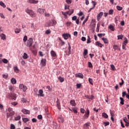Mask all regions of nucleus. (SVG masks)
I'll list each match as a JSON object with an SVG mask.
<instances>
[{
	"mask_svg": "<svg viewBox=\"0 0 129 129\" xmlns=\"http://www.w3.org/2000/svg\"><path fill=\"white\" fill-rule=\"evenodd\" d=\"M26 12L27 13V14H29L32 18H35V17H36V14H35V13H34L32 10L27 9L26 10Z\"/></svg>",
	"mask_w": 129,
	"mask_h": 129,
	"instance_id": "f257e3e1",
	"label": "nucleus"
},
{
	"mask_svg": "<svg viewBox=\"0 0 129 129\" xmlns=\"http://www.w3.org/2000/svg\"><path fill=\"white\" fill-rule=\"evenodd\" d=\"M32 45H33V38H30L27 40L26 46L27 47H31Z\"/></svg>",
	"mask_w": 129,
	"mask_h": 129,
	"instance_id": "f03ea898",
	"label": "nucleus"
},
{
	"mask_svg": "<svg viewBox=\"0 0 129 129\" xmlns=\"http://www.w3.org/2000/svg\"><path fill=\"white\" fill-rule=\"evenodd\" d=\"M19 88L20 89H22L24 92H26V91H27V89H28V88L27 87V86L24 85L23 84H20Z\"/></svg>",
	"mask_w": 129,
	"mask_h": 129,
	"instance_id": "7ed1b4c3",
	"label": "nucleus"
},
{
	"mask_svg": "<svg viewBox=\"0 0 129 129\" xmlns=\"http://www.w3.org/2000/svg\"><path fill=\"white\" fill-rule=\"evenodd\" d=\"M56 24H57V22L54 20H51L49 21L48 26H49V27L55 26Z\"/></svg>",
	"mask_w": 129,
	"mask_h": 129,
	"instance_id": "20e7f679",
	"label": "nucleus"
},
{
	"mask_svg": "<svg viewBox=\"0 0 129 129\" xmlns=\"http://www.w3.org/2000/svg\"><path fill=\"white\" fill-rule=\"evenodd\" d=\"M75 77L77 78H81V79H83L84 77L83 76V74L82 73H78L75 74Z\"/></svg>",
	"mask_w": 129,
	"mask_h": 129,
	"instance_id": "39448f33",
	"label": "nucleus"
},
{
	"mask_svg": "<svg viewBox=\"0 0 129 129\" xmlns=\"http://www.w3.org/2000/svg\"><path fill=\"white\" fill-rule=\"evenodd\" d=\"M62 36L63 37L64 40H67L68 38H71V36L68 33H64L62 34Z\"/></svg>",
	"mask_w": 129,
	"mask_h": 129,
	"instance_id": "423d86ee",
	"label": "nucleus"
},
{
	"mask_svg": "<svg viewBox=\"0 0 129 129\" xmlns=\"http://www.w3.org/2000/svg\"><path fill=\"white\" fill-rule=\"evenodd\" d=\"M37 13H39L40 15H43L45 12H46V10L43 9L39 8L37 11Z\"/></svg>",
	"mask_w": 129,
	"mask_h": 129,
	"instance_id": "0eeeda50",
	"label": "nucleus"
},
{
	"mask_svg": "<svg viewBox=\"0 0 129 129\" xmlns=\"http://www.w3.org/2000/svg\"><path fill=\"white\" fill-rule=\"evenodd\" d=\"M103 16V12H100L97 15V20L98 21H99L100 20V19H101V17Z\"/></svg>",
	"mask_w": 129,
	"mask_h": 129,
	"instance_id": "6e6552de",
	"label": "nucleus"
},
{
	"mask_svg": "<svg viewBox=\"0 0 129 129\" xmlns=\"http://www.w3.org/2000/svg\"><path fill=\"white\" fill-rule=\"evenodd\" d=\"M50 55L52 58H56V57H57V54H56V52L54 51V50H51L50 51Z\"/></svg>",
	"mask_w": 129,
	"mask_h": 129,
	"instance_id": "1a4fd4ad",
	"label": "nucleus"
},
{
	"mask_svg": "<svg viewBox=\"0 0 129 129\" xmlns=\"http://www.w3.org/2000/svg\"><path fill=\"white\" fill-rule=\"evenodd\" d=\"M22 112H23V113H24V114H30V110L26 109H22Z\"/></svg>",
	"mask_w": 129,
	"mask_h": 129,
	"instance_id": "9d476101",
	"label": "nucleus"
},
{
	"mask_svg": "<svg viewBox=\"0 0 129 129\" xmlns=\"http://www.w3.org/2000/svg\"><path fill=\"white\" fill-rule=\"evenodd\" d=\"M69 45V47H68V50L69 51L68 52L66 53V55H67V56H69L71 54V45H70V44H68Z\"/></svg>",
	"mask_w": 129,
	"mask_h": 129,
	"instance_id": "9b49d317",
	"label": "nucleus"
},
{
	"mask_svg": "<svg viewBox=\"0 0 129 129\" xmlns=\"http://www.w3.org/2000/svg\"><path fill=\"white\" fill-rule=\"evenodd\" d=\"M40 64L42 66H46V59L42 58L40 61Z\"/></svg>",
	"mask_w": 129,
	"mask_h": 129,
	"instance_id": "f8f14e48",
	"label": "nucleus"
},
{
	"mask_svg": "<svg viewBox=\"0 0 129 129\" xmlns=\"http://www.w3.org/2000/svg\"><path fill=\"white\" fill-rule=\"evenodd\" d=\"M27 2L29 3V4H38V3H39V1L36 0H28Z\"/></svg>",
	"mask_w": 129,
	"mask_h": 129,
	"instance_id": "ddd939ff",
	"label": "nucleus"
},
{
	"mask_svg": "<svg viewBox=\"0 0 129 129\" xmlns=\"http://www.w3.org/2000/svg\"><path fill=\"white\" fill-rule=\"evenodd\" d=\"M11 97L12 99H14V100H16V99H17V95L15 93H11Z\"/></svg>",
	"mask_w": 129,
	"mask_h": 129,
	"instance_id": "4468645a",
	"label": "nucleus"
},
{
	"mask_svg": "<svg viewBox=\"0 0 129 129\" xmlns=\"http://www.w3.org/2000/svg\"><path fill=\"white\" fill-rule=\"evenodd\" d=\"M70 103L72 106H76V103L75 102V100H71L70 102Z\"/></svg>",
	"mask_w": 129,
	"mask_h": 129,
	"instance_id": "2eb2a0df",
	"label": "nucleus"
},
{
	"mask_svg": "<svg viewBox=\"0 0 129 129\" xmlns=\"http://www.w3.org/2000/svg\"><path fill=\"white\" fill-rule=\"evenodd\" d=\"M56 103L57 108H58L59 109H61V105L60 104V101H59V99H57Z\"/></svg>",
	"mask_w": 129,
	"mask_h": 129,
	"instance_id": "dca6fc26",
	"label": "nucleus"
},
{
	"mask_svg": "<svg viewBox=\"0 0 129 129\" xmlns=\"http://www.w3.org/2000/svg\"><path fill=\"white\" fill-rule=\"evenodd\" d=\"M90 124V123H86L85 124H84L83 128L84 129H89Z\"/></svg>",
	"mask_w": 129,
	"mask_h": 129,
	"instance_id": "f3484780",
	"label": "nucleus"
},
{
	"mask_svg": "<svg viewBox=\"0 0 129 129\" xmlns=\"http://www.w3.org/2000/svg\"><path fill=\"white\" fill-rule=\"evenodd\" d=\"M39 94H38V96H41V97H44V94H43V90H39Z\"/></svg>",
	"mask_w": 129,
	"mask_h": 129,
	"instance_id": "a211bd4d",
	"label": "nucleus"
},
{
	"mask_svg": "<svg viewBox=\"0 0 129 129\" xmlns=\"http://www.w3.org/2000/svg\"><path fill=\"white\" fill-rule=\"evenodd\" d=\"M113 49H114V51H115L116 50H119V51L120 50V48H119V47L116 44H114L113 46Z\"/></svg>",
	"mask_w": 129,
	"mask_h": 129,
	"instance_id": "6ab92c4d",
	"label": "nucleus"
},
{
	"mask_svg": "<svg viewBox=\"0 0 129 129\" xmlns=\"http://www.w3.org/2000/svg\"><path fill=\"white\" fill-rule=\"evenodd\" d=\"M13 115H15V112H10L9 113H8L7 114V117H10V116H13Z\"/></svg>",
	"mask_w": 129,
	"mask_h": 129,
	"instance_id": "aec40b11",
	"label": "nucleus"
},
{
	"mask_svg": "<svg viewBox=\"0 0 129 129\" xmlns=\"http://www.w3.org/2000/svg\"><path fill=\"white\" fill-rule=\"evenodd\" d=\"M87 54H88V50L87 49H85L84 50V52H83V56H84V58H85V59H86V57H85V56H86V55H87Z\"/></svg>",
	"mask_w": 129,
	"mask_h": 129,
	"instance_id": "412c9836",
	"label": "nucleus"
},
{
	"mask_svg": "<svg viewBox=\"0 0 129 129\" xmlns=\"http://www.w3.org/2000/svg\"><path fill=\"white\" fill-rule=\"evenodd\" d=\"M58 121H59V122H64V118L63 117H62V116H59L58 117Z\"/></svg>",
	"mask_w": 129,
	"mask_h": 129,
	"instance_id": "4be33fe9",
	"label": "nucleus"
},
{
	"mask_svg": "<svg viewBox=\"0 0 129 129\" xmlns=\"http://www.w3.org/2000/svg\"><path fill=\"white\" fill-rule=\"evenodd\" d=\"M96 45L98 46V47H100V48H102V46H103V45H102V44L100 43V42H99V41L96 42Z\"/></svg>",
	"mask_w": 129,
	"mask_h": 129,
	"instance_id": "5701e85b",
	"label": "nucleus"
},
{
	"mask_svg": "<svg viewBox=\"0 0 129 129\" xmlns=\"http://www.w3.org/2000/svg\"><path fill=\"white\" fill-rule=\"evenodd\" d=\"M11 83L12 84H16V83H17V80H16V79L14 78H12L11 79Z\"/></svg>",
	"mask_w": 129,
	"mask_h": 129,
	"instance_id": "b1692460",
	"label": "nucleus"
},
{
	"mask_svg": "<svg viewBox=\"0 0 129 129\" xmlns=\"http://www.w3.org/2000/svg\"><path fill=\"white\" fill-rule=\"evenodd\" d=\"M108 28H109V29H110V30L111 31H112V32H114V26H113V25H109Z\"/></svg>",
	"mask_w": 129,
	"mask_h": 129,
	"instance_id": "393cba45",
	"label": "nucleus"
},
{
	"mask_svg": "<svg viewBox=\"0 0 129 129\" xmlns=\"http://www.w3.org/2000/svg\"><path fill=\"white\" fill-rule=\"evenodd\" d=\"M22 57L23 58V59H28V58H29V55H28V54H27V53L25 52Z\"/></svg>",
	"mask_w": 129,
	"mask_h": 129,
	"instance_id": "a878e982",
	"label": "nucleus"
},
{
	"mask_svg": "<svg viewBox=\"0 0 129 129\" xmlns=\"http://www.w3.org/2000/svg\"><path fill=\"white\" fill-rule=\"evenodd\" d=\"M102 41H103L104 44H108V40L107 39L103 37L102 38Z\"/></svg>",
	"mask_w": 129,
	"mask_h": 129,
	"instance_id": "bb28decb",
	"label": "nucleus"
},
{
	"mask_svg": "<svg viewBox=\"0 0 129 129\" xmlns=\"http://www.w3.org/2000/svg\"><path fill=\"white\" fill-rule=\"evenodd\" d=\"M58 79L61 83H62V82H64V78H62L61 76H59L58 77Z\"/></svg>",
	"mask_w": 129,
	"mask_h": 129,
	"instance_id": "cd10ccee",
	"label": "nucleus"
},
{
	"mask_svg": "<svg viewBox=\"0 0 129 129\" xmlns=\"http://www.w3.org/2000/svg\"><path fill=\"white\" fill-rule=\"evenodd\" d=\"M120 104H121L122 105H123V104H124V100H123V98H122V97H120Z\"/></svg>",
	"mask_w": 129,
	"mask_h": 129,
	"instance_id": "c85d7f7f",
	"label": "nucleus"
},
{
	"mask_svg": "<svg viewBox=\"0 0 129 129\" xmlns=\"http://www.w3.org/2000/svg\"><path fill=\"white\" fill-rule=\"evenodd\" d=\"M0 37H1L2 40H6V35L2 33L1 34Z\"/></svg>",
	"mask_w": 129,
	"mask_h": 129,
	"instance_id": "c756f323",
	"label": "nucleus"
},
{
	"mask_svg": "<svg viewBox=\"0 0 129 129\" xmlns=\"http://www.w3.org/2000/svg\"><path fill=\"white\" fill-rule=\"evenodd\" d=\"M14 70L15 72H16V73H19V68H18V67H17V66L15 67L14 68Z\"/></svg>",
	"mask_w": 129,
	"mask_h": 129,
	"instance_id": "7c9ffc66",
	"label": "nucleus"
},
{
	"mask_svg": "<svg viewBox=\"0 0 129 129\" xmlns=\"http://www.w3.org/2000/svg\"><path fill=\"white\" fill-rule=\"evenodd\" d=\"M102 116L104 117V118H108V115H107L106 113H102Z\"/></svg>",
	"mask_w": 129,
	"mask_h": 129,
	"instance_id": "2f4dec72",
	"label": "nucleus"
},
{
	"mask_svg": "<svg viewBox=\"0 0 129 129\" xmlns=\"http://www.w3.org/2000/svg\"><path fill=\"white\" fill-rule=\"evenodd\" d=\"M66 26L67 27H70V26H71L72 25V22H67L66 23Z\"/></svg>",
	"mask_w": 129,
	"mask_h": 129,
	"instance_id": "473e14b6",
	"label": "nucleus"
},
{
	"mask_svg": "<svg viewBox=\"0 0 129 129\" xmlns=\"http://www.w3.org/2000/svg\"><path fill=\"white\" fill-rule=\"evenodd\" d=\"M128 40H127V38H125L124 41L123 42L122 44H125V45H126V44H128Z\"/></svg>",
	"mask_w": 129,
	"mask_h": 129,
	"instance_id": "72a5a7b5",
	"label": "nucleus"
},
{
	"mask_svg": "<svg viewBox=\"0 0 129 129\" xmlns=\"http://www.w3.org/2000/svg\"><path fill=\"white\" fill-rule=\"evenodd\" d=\"M122 38H123V35H122L117 36V40H122Z\"/></svg>",
	"mask_w": 129,
	"mask_h": 129,
	"instance_id": "f704fd0d",
	"label": "nucleus"
},
{
	"mask_svg": "<svg viewBox=\"0 0 129 129\" xmlns=\"http://www.w3.org/2000/svg\"><path fill=\"white\" fill-rule=\"evenodd\" d=\"M123 121H124L127 124H129V121L127 120V118L126 117H124L123 118Z\"/></svg>",
	"mask_w": 129,
	"mask_h": 129,
	"instance_id": "c9c22d12",
	"label": "nucleus"
},
{
	"mask_svg": "<svg viewBox=\"0 0 129 129\" xmlns=\"http://www.w3.org/2000/svg\"><path fill=\"white\" fill-rule=\"evenodd\" d=\"M89 82L91 85H93V80L91 78H89Z\"/></svg>",
	"mask_w": 129,
	"mask_h": 129,
	"instance_id": "e433bc0d",
	"label": "nucleus"
},
{
	"mask_svg": "<svg viewBox=\"0 0 129 129\" xmlns=\"http://www.w3.org/2000/svg\"><path fill=\"white\" fill-rule=\"evenodd\" d=\"M98 37L101 38L102 37H104L105 36V33H100L98 34Z\"/></svg>",
	"mask_w": 129,
	"mask_h": 129,
	"instance_id": "4c0bfd02",
	"label": "nucleus"
},
{
	"mask_svg": "<svg viewBox=\"0 0 129 129\" xmlns=\"http://www.w3.org/2000/svg\"><path fill=\"white\" fill-rule=\"evenodd\" d=\"M22 120L24 122H27L30 120L28 118H22Z\"/></svg>",
	"mask_w": 129,
	"mask_h": 129,
	"instance_id": "58836bf2",
	"label": "nucleus"
},
{
	"mask_svg": "<svg viewBox=\"0 0 129 129\" xmlns=\"http://www.w3.org/2000/svg\"><path fill=\"white\" fill-rule=\"evenodd\" d=\"M84 116L85 119H87V118L89 117V114H87L86 113H85Z\"/></svg>",
	"mask_w": 129,
	"mask_h": 129,
	"instance_id": "ea45409f",
	"label": "nucleus"
},
{
	"mask_svg": "<svg viewBox=\"0 0 129 129\" xmlns=\"http://www.w3.org/2000/svg\"><path fill=\"white\" fill-rule=\"evenodd\" d=\"M110 67H111L112 70H113V71H115L116 69H115V67H114V65L111 64Z\"/></svg>",
	"mask_w": 129,
	"mask_h": 129,
	"instance_id": "a19ab883",
	"label": "nucleus"
},
{
	"mask_svg": "<svg viewBox=\"0 0 129 129\" xmlns=\"http://www.w3.org/2000/svg\"><path fill=\"white\" fill-rule=\"evenodd\" d=\"M9 89L10 90V91L14 92V87H13V86H9Z\"/></svg>",
	"mask_w": 129,
	"mask_h": 129,
	"instance_id": "79ce46f5",
	"label": "nucleus"
},
{
	"mask_svg": "<svg viewBox=\"0 0 129 129\" xmlns=\"http://www.w3.org/2000/svg\"><path fill=\"white\" fill-rule=\"evenodd\" d=\"M0 5L3 7V8H6V5H5V3H4V2H0Z\"/></svg>",
	"mask_w": 129,
	"mask_h": 129,
	"instance_id": "37998d69",
	"label": "nucleus"
},
{
	"mask_svg": "<svg viewBox=\"0 0 129 129\" xmlns=\"http://www.w3.org/2000/svg\"><path fill=\"white\" fill-rule=\"evenodd\" d=\"M88 67H89V68H92V67H93L92 63L90 61L88 62Z\"/></svg>",
	"mask_w": 129,
	"mask_h": 129,
	"instance_id": "c03bdc74",
	"label": "nucleus"
},
{
	"mask_svg": "<svg viewBox=\"0 0 129 129\" xmlns=\"http://www.w3.org/2000/svg\"><path fill=\"white\" fill-rule=\"evenodd\" d=\"M116 9H117V10H118V11H121V10H122V7H121L120 6H117Z\"/></svg>",
	"mask_w": 129,
	"mask_h": 129,
	"instance_id": "a18cd8bd",
	"label": "nucleus"
},
{
	"mask_svg": "<svg viewBox=\"0 0 129 129\" xmlns=\"http://www.w3.org/2000/svg\"><path fill=\"white\" fill-rule=\"evenodd\" d=\"M73 111H74V113H77L78 111H77V108H73Z\"/></svg>",
	"mask_w": 129,
	"mask_h": 129,
	"instance_id": "49530a36",
	"label": "nucleus"
},
{
	"mask_svg": "<svg viewBox=\"0 0 129 129\" xmlns=\"http://www.w3.org/2000/svg\"><path fill=\"white\" fill-rule=\"evenodd\" d=\"M103 124H104V126H107V125H109V122H103Z\"/></svg>",
	"mask_w": 129,
	"mask_h": 129,
	"instance_id": "de8ad7c7",
	"label": "nucleus"
},
{
	"mask_svg": "<svg viewBox=\"0 0 129 129\" xmlns=\"http://www.w3.org/2000/svg\"><path fill=\"white\" fill-rule=\"evenodd\" d=\"M110 113L111 116H114V111H111V110H110Z\"/></svg>",
	"mask_w": 129,
	"mask_h": 129,
	"instance_id": "09e8293b",
	"label": "nucleus"
},
{
	"mask_svg": "<svg viewBox=\"0 0 129 129\" xmlns=\"http://www.w3.org/2000/svg\"><path fill=\"white\" fill-rule=\"evenodd\" d=\"M21 101L22 102H23L24 103H26V102H27V99L25 98H23L22 99H21Z\"/></svg>",
	"mask_w": 129,
	"mask_h": 129,
	"instance_id": "8fccbe9b",
	"label": "nucleus"
},
{
	"mask_svg": "<svg viewBox=\"0 0 129 129\" xmlns=\"http://www.w3.org/2000/svg\"><path fill=\"white\" fill-rule=\"evenodd\" d=\"M21 119V116L19 115L15 118V120H20Z\"/></svg>",
	"mask_w": 129,
	"mask_h": 129,
	"instance_id": "3c124183",
	"label": "nucleus"
},
{
	"mask_svg": "<svg viewBox=\"0 0 129 129\" xmlns=\"http://www.w3.org/2000/svg\"><path fill=\"white\" fill-rule=\"evenodd\" d=\"M92 4H93V9H94L95 8V6L96 5V2H95L94 1H92Z\"/></svg>",
	"mask_w": 129,
	"mask_h": 129,
	"instance_id": "603ef678",
	"label": "nucleus"
},
{
	"mask_svg": "<svg viewBox=\"0 0 129 129\" xmlns=\"http://www.w3.org/2000/svg\"><path fill=\"white\" fill-rule=\"evenodd\" d=\"M72 21H76L77 20V16H75L72 18Z\"/></svg>",
	"mask_w": 129,
	"mask_h": 129,
	"instance_id": "864d4df0",
	"label": "nucleus"
},
{
	"mask_svg": "<svg viewBox=\"0 0 129 129\" xmlns=\"http://www.w3.org/2000/svg\"><path fill=\"white\" fill-rule=\"evenodd\" d=\"M66 2L68 5H71V4L72 3V1L71 0H66Z\"/></svg>",
	"mask_w": 129,
	"mask_h": 129,
	"instance_id": "5fc2aeb1",
	"label": "nucleus"
},
{
	"mask_svg": "<svg viewBox=\"0 0 129 129\" xmlns=\"http://www.w3.org/2000/svg\"><path fill=\"white\" fill-rule=\"evenodd\" d=\"M109 15H113V10L111 9L109 11Z\"/></svg>",
	"mask_w": 129,
	"mask_h": 129,
	"instance_id": "6e6d98bb",
	"label": "nucleus"
},
{
	"mask_svg": "<svg viewBox=\"0 0 129 129\" xmlns=\"http://www.w3.org/2000/svg\"><path fill=\"white\" fill-rule=\"evenodd\" d=\"M88 38L87 39V44H89V43H91V41H90L91 39L89 36H88Z\"/></svg>",
	"mask_w": 129,
	"mask_h": 129,
	"instance_id": "4d7b16f0",
	"label": "nucleus"
},
{
	"mask_svg": "<svg viewBox=\"0 0 129 129\" xmlns=\"http://www.w3.org/2000/svg\"><path fill=\"white\" fill-rule=\"evenodd\" d=\"M27 40H28V37L27 36H25L24 38H23V41L27 42Z\"/></svg>",
	"mask_w": 129,
	"mask_h": 129,
	"instance_id": "13d9d810",
	"label": "nucleus"
},
{
	"mask_svg": "<svg viewBox=\"0 0 129 129\" xmlns=\"http://www.w3.org/2000/svg\"><path fill=\"white\" fill-rule=\"evenodd\" d=\"M12 105H14V106H16V105H17L18 102H13L11 103Z\"/></svg>",
	"mask_w": 129,
	"mask_h": 129,
	"instance_id": "bf43d9fd",
	"label": "nucleus"
},
{
	"mask_svg": "<svg viewBox=\"0 0 129 129\" xmlns=\"http://www.w3.org/2000/svg\"><path fill=\"white\" fill-rule=\"evenodd\" d=\"M10 128L11 129H15V128H16V126L14 125V124H11Z\"/></svg>",
	"mask_w": 129,
	"mask_h": 129,
	"instance_id": "052dcab7",
	"label": "nucleus"
},
{
	"mask_svg": "<svg viewBox=\"0 0 129 129\" xmlns=\"http://www.w3.org/2000/svg\"><path fill=\"white\" fill-rule=\"evenodd\" d=\"M126 96V92H123L122 93V97H124V96Z\"/></svg>",
	"mask_w": 129,
	"mask_h": 129,
	"instance_id": "680f3d73",
	"label": "nucleus"
},
{
	"mask_svg": "<svg viewBox=\"0 0 129 129\" xmlns=\"http://www.w3.org/2000/svg\"><path fill=\"white\" fill-rule=\"evenodd\" d=\"M38 119H42L43 118V116L42 115H38L37 116Z\"/></svg>",
	"mask_w": 129,
	"mask_h": 129,
	"instance_id": "e2e57ef3",
	"label": "nucleus"
},
{
	"mask_svg": "<svg viewBox=\"0 0 129 129\" xmlns=\"http://www.w3.org/2000/svg\"><path fill=\"white\" fill-rule=\"evenodd\" d=\"M3 61L5 64H8V59L4 58L3 59Z\"/></svg>",
	"mask_w": 129,
	"mask_h": 129,
	"instance_id": "0e129e2a",
	"label": "nucleus"
},
{
	"mask_svg": "<svg viewBox=\"0 0 129 129\" xmlns=\"http://www.w3.org/2000/svg\"><path fill=\"white\" fill-rule=\"evenodd\" d=\"M80 111H81V113H84L85 112V110L83 108H81Z\"/></svg>",
	"mask_w": 129,
	"mask_h": 129,
	"instance_id": "69168bd1",
	"label": "nucleus"
},
{
	"mask_svg": "<svg viewBox=\"0 0 129 129\" xmlns=\"http://www.w3.org/2000/svg\"><path fill=\"white\" fill-rule=\"evenodd\" d=\"M15 32V33H20L21 32V30H20V29H16Z\"/></svg>",
	"mask_w": 129,
	"mask_h": 129,
	"instance_id": "338daca9",
	"label": "nucleus"
},
{
	"mask_svg": "<svg viewBox=\"0 0 129 129\" xmlns=\"http://www.w3.org/2000/svg\"><path fill=\"white\" fill-rule=\"evenodd\" d=\"M44 16H45V17H47L48 18V17H50V16H51V15H50V14H49V13H45Z\"/></svg>",
	"mask_w": 129,
	"mask_h": 129,
	"instance_id": "774afa93",
	"label": "nucleus"
}]
</instances>
